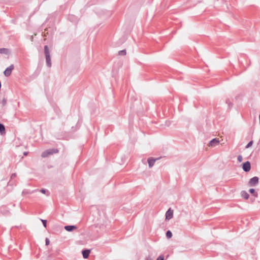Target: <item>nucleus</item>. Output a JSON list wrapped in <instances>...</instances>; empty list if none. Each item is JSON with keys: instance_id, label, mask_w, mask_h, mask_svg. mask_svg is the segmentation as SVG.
I'll list each match as a JSON object with an SVG mask.
<instances>
[{"instance_id": "nucleus-26", "label": "nucleus", "mask_w": 260, "mask_h": 260, "mask_svg": "<svg viewBox=\"0 0 260 260\" xmlns=\"http://www.w3.org/2000/svg\"><path fill=\"white\" fill-rule=\"evenodd\" d=\"M40 192L43 193L45 194L46 192H47V190L46 189H42L40 190Z\"/></svg>"}, {"instance_id": "nucleus-13", "label": "nucleus", "mask_w": 260, "mask_h": 260, "mask_svg": "<svg viewBox=\"0 0 260 260\" xmlns=\"http://www.w3.org/2000/svg\"><path fill=\"white\" fill-rule=\"evenodd\" d=\"M37 190H32V191H30L29 190V189H24L22 192V194L23 196H25L26 194H31L32 193H33L34 192H35V191H36Z\"/></svg>"}, {"instance_id": "nucleus-4", "label": "nucleus", "mask_w": 260, "mask_h": 260, "mask_svg": "<svg viewBox=\"0 0 260 260\" xmlns=\"http://www.w3.org/2000/svg\"><path fill=\"white\" fill-rule=\"evenodd\" d=\"M259 178L258 177L255 176L251 178L248 182L249 186H255L258 183Z\"/></svg>"}, {"instance_id": "nucleus-1", "label": "nucleus", "mask_w": 260, "mask_h": 260, "mask_svg": "<svg viewBox=\"0 0 260 260\" xmlns=\"http://www.w3.org/2000/svg\"><path fill=\"white\" fill-rule=\"evenodd\" d=\"M44 53L46 57V65L48 67L50 68L52 64L51 60L50 51L47 45L44 46Z\"/></svg>"}, {"instance_id": "nucleus-10", "label": "nucleus", "mask_w": 260, "mask_h": 260, "mask_svg": "<svg viewBox=\"0 0 260 260\" xmlns=\"http://www.w3.org/2000/svg\"><path fill=\"white\" fill-rule=\"evenodd\" d=\"M64 229L68 232H72L74 230L76 229L77 227L75 225H66L64 226Z\"/></svg>"}, {"instance_id": "nucleus-19", "label": "nucleus", "mask_w": 260, "mask_h": 260, "mask_svg": "<svg viewBox=\"0 0 260 260\" xmlns=\"http://www.w3.org/2000/svg\"><path fill=\"white\" fill-rule=\"evenodd\" d=\"M253 144V141H250L247 144V145L245 146V148H248L249 147H250V146H252Z\"/></svg>"}, {"instance_id": "nucleus-9", "label": "nucleus", "mask_w": 260, "mask_h": 260, "mask_svg": "<svg viewBox=\"0 0 260 260\" xmlns=\"http://www.w3.org/2000/svg\"><path fill=\"white\" fill-rule=\"evenodd\" d=\"M90 253V250L89 249H84L82 251V254L84 258H87L89 257Z\"/></svg>"}, {"instance_id": "nucleus-7", "label": "nucleus", "mask_w": 260, "mask_h": 260, "mask_svg": "<svg viewBox=\"0 0 260 260\" xmlns=\"http://www.w3.org/2000/svg\"><path fill=\"white\" fill-rule=\"evenodd\" d=\"M173 217V210L171 208L169 209L166 213V219H170Z\"/></svg>"}, {"instance_id": "nucleus-14", "label": "nucleus", "mask_w": 260, "mask_h": 260, "mask_svg": "<svg viewBox=\"0 0 260 260\" xmlns=\"http://www.w3.org/2000/svg\"><path fill=\"white\" fill-rule=\"evenodd\" d=\"M249 191L250 193L252 194L254 197L256 198L258 197V193L256 192H255V190L254 188H250L249 190Z\"/></svg>"}, {"instance_id": "nucleus-23", "label": "nucleus", "mask_w": 260, "mask_h": 260, "mask_svg": "<svg viewBox=\"0 0 260 260\" xmlns=\"http://www.w3.org/2000/svg\"><path fill=\"white\" fill-rule=\"evenodd\" d=\"M17 176V175L16 173H13L11 176V180H12L13 179L16 178Z\"/></svg>"}, {"instance_id": "nucleus-12", "label": "nucleus", "mask_w": 260, "mask_h": 260, "mask_svg": "<svg viewBox=\"0 0 260 260\" xmlns=\"http://www.w3.org/2000/svg\"><path fill=\"white\" fill-rule=\"evenodd\" d=\"M241 195L243 198L246 200H247L249 197V194L245 190H242L241 192Z\"/></svg>"}, {"instance_id": "nucleus-8", "label": "nucleus", "mask_w": 260, "mask_h": 260, "mask_svg": "<svg viewBox=\"0 0 260 260\" xmlns=\"http://www.w3.org/2000/svg\"><path fill=\"white\" fill-rule=\"evenodd\" d=\"M219 144V141L216 138H214L211 140L209 143V146L210 147L215 146Z\"/></svg>"}, {"instance_id": "nucleus-3", "label": "nucleus", "mask_w": 260, "mask_h": 260, "mask_svg": "<svg viewBox=\"0 0 260 260\" xmlns=\"http://www.w3.org/2000/svg\"><path fill=\"white\" fill-rule=\"evenodd\" d=\"M14 64H11L9 67L7 68L6 69V70L4 71V75L7 77L10 76L11 75L12 72L14 70Z\"/></svg>"}, {"instance_id": "nucleus-25", "label": "nucleus", "mask_w": 260, "mask_h": 260, "mask_svg": "<svg viewBox=\"0 0 260 260\" xmlns=\"http://www.w3.org/2000/svg\"><path fill=\"white\" fill-rule=\"evenodd\" d=\"M49 243H50V241H49V239L46 238L45 239V244H46V245H48L49 244Z\"/></svg>"}, {"instance_id": "nucleus-15", "label": "nucleus", "mask_w": 260, "mask_h": 260, "mask_svg": "<svg viewBox=\"0 0 260 260\" xmlns=\"http://www.w3.org/2000/svg\"><path fill=\"white\" fill-rule=\"evenodd\" d=\"M5 127L4 124L0 123V133L2 134L5 133Z\"/></svg>"}, {"instance_id": "nucleus-22", "label": "nucleus", "mask_w": 260, "mask_h": 260, "mask_svg": "<svg viewBox=\"0 0 260 260\" xmlns=\"http://www.w3.org/2000/svg\"><path fill=\"white\" fill-rule=\"evenodd\" d=\"M7 104V100L5 99H3L2 101V104L3 106H5Z\"/></svg>"}, {"instance_id": "nucleus-11", "label": "nucleus", "mask_w": 260, "mask_h": 260, "mask_svg": "<svg viewBox=\"0 0 260 260\" xmlns=\"http://www.w3.org/2000/svg\"><path fill=\"white\" fill-rule=\"evenodd\" d=\"M10 53V51L8 48H0V53L1 54H9Z\"/></svg>"}, {"instance_id": "nucleus-5", "label": "nucleus", "mask_w": 260, "mask_h": 260, "mask_svg": "<svg viewBox=\"0 0 260 260\" xmlns=\"http://www.w3.org/2000/svg\"><path fill=\"white\" fill-rule=\"evenodd\" d=\"M242 169L245 172H249L251 169L250 162L247 161L243 164Z\"/></svg>"}, {"instance_id": "nucleus-18", "label": "nucleus", "mask_w": 260, "mask_h": 260, "mask_svg": "<svg viewBox=\"0 0 260 260\" xmlns=\"http://www.w3.org/2000/svg\"><path fill=\"white\" fill-rule=\"evenodd\" d=\"M41 221L42 222L43 224V226H44L45 228H46V227H47V220H45V219H41Z\"/></svg>"}, {"instance_id": "nucleus-24", "label": "nucleus", "mask_w": 260, "mask_h": 260, "mask_svg": "<svg viewBox=\"0 0 260 260\" xmlns=\"http://www.w3.org/2000/svg\"><path fill=\"white\" fill-rule=\"evenodd\" d=\"M156 260H164V256L162 255L159 256Z\"/></svg>"}, {"instance_id": "nucleus-27", "label": "nucleus", "mask_w": 260, "mask_h": 260, "mask_svg": "<svg viewBox=\"0 0 260 260\" xmlns=\"http://www.w3.org/2000/svg\"><path fill=\"white\" fill-rule=\"evenodd\" d=\"M27 154H28V152H24V153H23V154H24V155H26Z\"/></svg>"}, {"instance_id": "nucleus-16", "label": "nucleus", "mask_w": 260, "mask_h": 260, "mask_svg": "<svg viewBox=\"0 0 260 260\" xmlns=\"http://www.w3.org/2000/svg\"><path fill=\"white\" fill-rule=\"evenodd\" d=\"M166 237L168 239L171 238L172 237V233L170 231H168L166 232Z\"/></svg>"}, {"instance_id": "nucleus-2", "label": "nucleus", "mask_w": 260, "mask_h": 260, "mask_svg": "<svg viewBox=\"0 0 260 260\" xmlns=\"http://www.w3.org/2000/svg\"><path fill=\"white\" fill-rule=\"evenodd\" d=\"M59 152L58 149L57 148H52L43 151L41 154V156L43 158L47 157L49 155H52L53 154H56Z\"/></svg>"}, {"instance_id": "nucleus-21", "label": "nucleus", "mask_w": 260, "mask_h": 260, "mask_svg": "<svg viewBox=\"0 0 260 260\" xmlns=\"http://www.w3.org/2000/svg\"><path fill=\"white\" fill-rule=\"evenodd\" d=\"M237 160L239 162H241L243 160V157L242 155H239L238 156Z\"/></svg>"}, {"instance_id": "nucleus-20", "label": "nucleus", "mask_w": 260, "mask_h": 260, "mask_svg": "<svg viewBox=\"0 0 260 260\" xmlns=\"http://www.w3.org/2000/svg\"><path fill=\"white\" fill-rule=\"evenodd\" d=\"M226 103L229 105L230 108L233 106V104L230 102L229 99L226 100Z\"/></svg>"}, {"instance_id": "nucleus-17", "label": "nucleus", "mask_w": 260, "mask_h": 260, "mask_svg": "<svg viewBox=\"0 0 260 260\" xmlns=\"http://www.w3.org/2000/svg\"><path fill=\"white\" fill-rule=\"evenodd\" d=\"M126 54V50H120L118 52V54L119 55H122V56H124V55H125Z\"/></svg>"}, {"instance_id": "nucleus-6", "label": "nucleus", "mask_w": 260, "mask_h": 260, "mask_svg": "<svg viewBox=\"0 0 260 260\" xmlns=\"http://www.w3.org/2000/svg\"><path fill=\"white\" fill-rule=\"evenodd\" d=\"M159 158H154L153 157H149L148 158V160H147V161H148V166H149V167L150 168L151 167H152L155 162V161L156 160H158L159 159Z\"/></svg>"}]
</instances>
